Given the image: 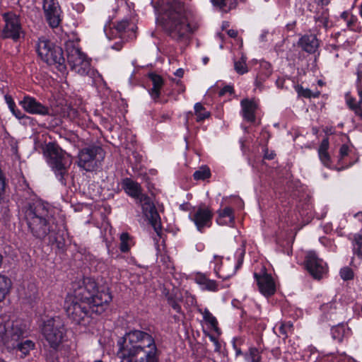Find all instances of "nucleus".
<instances>
[{
	"mask_svg": "<svg viewBox=\"0 0 362 362\" xmlns=\"http://www.w3.org/2000/svg\"><path fill=\"white\" fill-rule=\"evenodd\" d=\"M245 359L247 362H260L261 356L259 350L256 348H250L248 354L245 355Z\"/></svg>",
	"mask_w": 362,
	"mask_h": 362,
	"instance_id": "obj_33",
	"label": "nucleus"
},
{
	"mask_svg": "<svg viewBox=\"0 0 362 362\" xmlns=\"http://www.w3.org/2000/svg\"><path fill=\"white\" fill-rule=\"evenodd\" d=\"M279 335H282L284 336L285 338L287 337L286 335V329H285V327L284 325H281L279 328Z\"/></svg>",
	"mask_w": 362,
	"mask_h": 362,
	"instance_id": "obj_50",
	"label": "nucleus"
},
{
	"mask_svg": "<svg viewBox=\"0 0 362 362\" xmlns=\"http://www.w3.org/2000/svg\"><path fill=\"white\" fill-rule=\"evenodd\" d=\"M161 118H162L161 122H163V121L169 119L170 117L168 115H162Z\"/></svg>",
	"mask_w": 362,
	"mask_h": 362,
	"instance_id": "obj_60",
	"label": "nucleus"
},
{
	"mask_svg": "<svg viewBox=\"0 0 362 362\" xmlns=\"http://www.w3.org/2000/svg\"><path fill=\"white\" fill-rule=\"evenodd\" d=\"M193 177L196 180H204L209 178L211 177L210 169L206 165L202 166L194 173Z\"/></svg>",
	"mask_w": 362,
	"mask_h": 362,
	"instance_id": "obj_28",
	"label": "nucleus"
},
{
	"mask_svg": "<svg viewBox=\"0 0 362 362\" xmlns=\"http://www.w3.org/2000/svg\"><path fill=\"white\" fill-rule=\"evenodd\" d=\"M157 22L164 33L177 42L187 40L196 29L189 22L184 4L177 0L168 1L161 6Z\"/></svg>",
	"mask_w": 362,
	"mask_h": 362,
	"instance_id": "obj_2",
	"label": "nucleus"
},
{
	"mask_svg": "<svg viewBox=\"0 0 362 362\" xmlns=\"http://www.w3.org/2000/svg\"><path fill=\"white\" fill-rule=\"evenodd\" d=\"M267 34H268V31H263L260 35V40L265 41Z\"/></svg>",
	"mask_w": 362,
	"mask_h": 362,
	"instance_id": "obj_56",
	"label": "nucleus"
},
{
	"mask_svg": "<svg viewBox=\"0 0 362 362\" xmlns=\"http://www.w3.org/2000/svg\"><path fill=\"white\" fill-rule=\"evenodd\" d=\"M340 275L344 280H350L354 277V272L351 268L344 267L340 271Z\"/></svg>",
	"mask_w": 362,
	"mask_h": 362,
	"instance_id": "obj_40",
	"label": "nucleus"
},
{
	"mask_svg": "<svg viewBox=\"0 0 362 362\" xmlns=\"http://www.w3.org/2000/svg\"><path fill=\"white\" fill-rule=\"evenodd\" d=\"M148 76L153 84V88L149 90V93L151 98L154 100H156L160 97V89L164 83L163 79L160 75L156 73H149Z\"/></svg>",
	"mask_w": 362,
	"mask_h": 362,
	"instance_id": "obj_21",
	"label": "nucleus"
},
{
	"mask_svg": "<svg viewBox=\"0 0 362 362\" xmlns=\"http://www.w3.org/2000/svg\"><path fill=\"white\" fill-rule=\"evenodd\" d=\"M357 76H358V81H361V80L362 79V71H358Z\"/></svg>",
	"mask_w": 362,
	"mask_h": 362,
	"instance_id": "obj_59",
	"label": "nucleus"
},
{
	"mask_svg": "<svg viewBox=\"0 0 362 362\" xmlns=\"http://www.w3.org/2000/svg\"><path fill=\"white\" fill-rule=\"evenodd\" d=\"M297 91L299 95L303 96L307 98H317L320 95V92L317 91L315 93H313L310 89H304L302 86L297 87Z\"/></svg>",
	"mask_w": 362,
	"mask_h": 362,
	"instance_id": "obj_36",
	"label": "nucleus"
},
{
	"mask_svg": "<svg viewBox=\"0 0 362 362\" xmlns=\"http://www.w3.org/2000/svg\"><path fill=\"white\" fill-rule=\"evenodd\" d=\"M349 151V147L348 146V145L343 144L339 149V159H343L345 156H348Z\"/></svg>",
	"mask_w": 362,
	"mask_h": 362,
	"instance_id": "obj_44",
	"label": "nucleus"
},
{
	"mask_svg": "<svg viewBox=\"0 0 362 362\" xmlns=\"http://www.w3.org/2000/svg\"><path fill=\"white\" fill-rule=\"evenodd\" d=\"M27 224L36 220L52 218L49 209L40 202H28L23 208Z\"/></svg>",
	"mask_w": 362,
	"mask_h": 362,
	"instance_id": "obj_12",
	"label": "nucleus"
},
{
	"mask_svg": "<svg viewBox=\"0 0 362 362\" xmlns=\"http://www.w3.org/2000/svg\"><path fill=\"white\" fill-rule=\"evenodd\" d=\"M11 287V281L7 276L0 274V302L8 293Z\"/></svg>",
	"mask_w": 362,
	"mask_h": 362,
	"instance_id": "obj_25",
	"label": "nucleus"
},
{
	"mask_svg": "<svg viewBox=\"0 0 362 362\" xmlns=\"http://www.w3.org/2000/svg\"><path fill=\"white\" fill-rule=\"evenodd\" d=\"M5 21V26L2 30L3 38H11L16 41L23 34V29L20 22L19 16L16 14L8 12L3 15Z\"/></svg>",
	"mask_w": 362,
	"mask_h": 362,
	"instance_id": "obj_11",
	"label": "nucleus"
},
{
	"mask_svg": "<svg viewBox=\"0 0 362 362\" xmlns=\"http://www.w3.org/2000/svg\"><path fill=\"white\" fill-rule=\"evenodd\" d=\"M348 16V13L346 12H344L342 14H341V17L344 18H346Z\"/></svg>",
	"mask_w": 362,
	"mask_h": 362,
	"instance_id": "obj_62",
	"label": "nucleus"
},
{
	"mask_svg": "<svg viewBox=\"0 0 362 362\" xmlns=\"http://www.w3.org/2000/svg\"><path fill=\"white\" fill-rule=\"evenodd\" d=\"M184 74V70L182 69H178L175 72V75L181 78L183 76Z\"/></svg>",
	"mask_w": 362,
	"mask_h": 362,
	"instance_id": "obj_54",
	"label": "nucleus"
},
{
	"mask_svg": "<svg viewBox=\"0 0 362 362\" xmlns=\"http://www.w3.org/2000/svg\"><path fill=\"white\" fill-rule=\"evenodd\" d=\"M90 305L69 297L65 300L64 309L70 320L76 324H80L92 312Z\"/></svg>",
	"mask_w": 362,
	"mask_h": 362,
	"instance_id": "obj_9",
	"label": "nucleus"
},
{
	"mask_svg": "<svg viewBox=\"0 0 362 362\" xmlns=\"http://www.w3.org/2000/svg\"><path fill=\"white\" fill-rule=\"evenodd\" d=\"M254 276L261 293L264 296L268 297L272 296L275 293V284L273 278L270 274L264 273L262 275H259L255 273Z\"/></svg>",
	"mask_w": 362,
	"mask_h": 362,
	"instance_id": "obj_18",
	"label": "nucleus"
},
{
	"mask_svg": "<svg viewBox=\"0 0 362 362\" xmlns=\"http://www.w3.org/2000/svg\"><path fill=\"white\" fill-rule=\"evenodd\" d=\"M65 49L66 53V61H67L72 71L81 76L89 75L91 71L93 72L90 68V61L81 49L76 47L74 42L69 41L66 42Z\"/></svg>",
	"mask_w": 362,
	"mask_h": 362,
	"instance_id": "obj_7",
	"label": "nucleus"
},
{
	"mask_svg": "<svg viewBox=\"0 0 362 362\" xmlns=\"http://www.w3.org/2000/svg\"><path fill=\"white\" fill-rule=\"evenodd\" d=\"M329 148V140L327 138L322 139L320 146L318 149L319 152H327Z\"/></svg>",
	"mask_w": 362,
	"mask_h": 362,
	"instance_id": "obj_45",
	"label": "nucleus"
},
{
	"mask_svg": "<svg viewBox=\"0 0 362 362\" xmlns=\"http://www.w3.org/2000/svg\"><path fill=\"white\" fill-rule=\"evenodd\" d=\"M226 217L229 218L230 223H232L233 221L234 218L233 216V209L230 207H226L219 212V217L217 219L218 223L223 224L224 223L222 221V219Z\"/></svg>",
	"mask_w": 362,
	"mask_h": 362,
	"instance_id": "obj_34",
	"label": "nucleus"
},
{
	"mask_svg": "<svg viewBox=\"0 0 362 362\" xmlns=\"http://www.w3.org/2000/svg\"><path fill=\"white\" fill-rule=\"evenodd\" d=\"M39 57L49 65H57L60 71L66 69V59L61 47L46 39H40L37 45Z\"/></svg>",
	"mask_w": 362,
	"mask_h": 362,
	"instance_id": "obj_6",
	"label": "nucleus"
},
{
	"mask_svg": "<svg viewBox=\"0 0 362 362\" xmlns=\"http://www.w3.org/2000/svg\"><path fill=\"white\" fill-rule=\"evenodd\" d=\"M194 114L197 116V122H200L211 116V113L200 103L194 105Z\"/></svg>",
	"mask_w": 362,
	"mask_h": 362,
	"instance_id": "obj_27",
	"label": "nucleus"
},
{
	"mask_svg": "<svg viewBox=\"0 0 362 362\" xmlns=\"http://www.w3.org/2000/svg\"><path fill=\"white\" fill-rule=\"evenodd\" d=\"M228 35L233 38H235L238 35V31L233 29H230L228 30Z\"/></svg>",
	"mask_w": 362,
	"mask_h": 362,
	"instance_id": "obj_53",
	"label": "nucleus"
},
{
	"mask_svg": "<svg viewBox=\"0 0 362 362\" xmlns=\"http://www.w3.org/2000/svg\"><path fill=\"white\" fill-rule=\"evenodd\" d=\"M49 242L51 244H54V243H57L58 248H62L64 245V243L62 241V240H59L57 237L55 236V230L54 233L48 236Z\"/></svg>",
	"mask_w": 362,
	"mask_h": 362,
	"instance_id": "obj_41",
	"label": "nucleus"
},
{
	"mask_svg": "<svg viewBox=\"0 0 362 362\" xmlns=\"http://www.w3.org/2000/svg\"><path fill=\"white\" fill-rule=\"evenodd\" d=\"M132 238L127 233H123L120 235L119 249L122 252H127L130 250Z\"/></svg>",
	"mask_w": 362,
	"mask_h": 362,
	"instance_id": "obj_29",
	"label": "nucleus"
},
{
	"mask_svg": "<svg viewBox=\"0 0 362 362\" xmlns=\"http://www.w3.org/2000/svg\"><path fill=\"white\" fill-rule=\"evenodd\" d=\"M315 19L319 26H322L325 28L328 27V15L326 11H322V14L320 16H315Z\"/></svg>",
	"mask_w": 362,
	"mask_h": 362,
	"instance_id": "obj_37",
	"label": "nucleus"
},
{
	"mask_svg": "<svg viewBox=\"0 0 362 362\" xmlns=\"http://www.w3.org/2000/svg\"><path fill=\"white\" fill-rule=\"evenodd\" d=\"M346 103L349 108L354 111L355 114L360 118H362V107L358 105V103H355V99L351 98L348 93L346 95Z\"/></svg>",
	"mask_w": 362,
	"mask_h": 362,
	"instance_id": "obj_31",
	"label": "nucleus"
},
{
	"mask_svg": "<svg viewBox=\"0 0 362 362\" xmlns=\"http://www.w3.org/2000/svg\"><path fill=\"white\" fill-rule=\"evenodd\" d=\"M241 106L244 119L250 122H255V112L257 109V104L253 100L243 99L241 101Z\"/></svg>",
	"mask_w": 362,
	"mask_h": 362,
	"instance_id": "obj_23",
	"label": "nucleus"
},
{
	"mask_svg": "<svg viewBox=\"0 0 362 362\" xmlns=\"http://www.w3.org/2000/svg\"><path fill=\"white\" fill-rule=\"evenodd\" d=\"M213 214L209 209L199 208L194 214L192 221L194 222L197 229L202 231L204 227H210Z\"/></svg>",
	"mask_w": 362,
	"mask_h": 362,
	"instance_id": "obj_19",
	"label": "nucleus"
},
{
	"mask_svg": "<svg viewBox=\"0 0 362 362\" xmlns=\"http://www.w3.org/2000/svg\"><path fill=\"white\" fill-rule=\"evenodd\" d=\"M137 202L141 204L144 214L156 233L159 235L161 229L160 218L151 199L145 194L140 197Z\"/></svg>",
	"mask_w": 362,
	"mask_h": 362,
	"instance_id": "obj_13",
	"label": "nucleus"
},
{
	"mask_svg": "<svg viewBox=\"0 0 362 362\" xmlns=\"http://www.w3.org/2000/svg\"><path fill=\"white\" fill-rule=\"evenodd\" d=\"M226 93H233V88L231 86H224L219 92V95L223 96Z\"/></svg>",
	"mask_w": 362,
	"mask_h": 362,
	"instance_id": "obj_47",
	"label": "nucleus"
},
{
	"mask_svg": "<svg viewBox=\"0 0 362 362\" xmlns=\"http://www.w3.org/2000/svg\"><path fill=\"white\" fill-rule=\"evenodd\" d=\"M12 113L17 117L18 119L28 118V117L23 114L21 110L14 108L11 110Z\"/></svg>",
	"mask_w": 362,
	"mask_h": 362,
	"instance_id": "obj_48",
	"label": "nucleus"
},
{
	"mask_svg": "<svg viewBox=\"0 0 362 362\" xmlns=\"http://www.w3.org/2000/svg\"><path fill=\"white\" fill-rule=\"evenodd\" d=\"M196 281L198 284L201 285L203 289L216 291L218 290V285L214 280L207 279L204 275H198L196 278Z\"/></svg>",
	"mask_w": 362,
	"mask_h": 362,
	"instance_id": "obj_24",
	"label": "nucleus"
},
{
	"mask_svg": "<svg viewBox=\"0 0 362 362\" xmlns=\"http://www.w3.org/2000/svg\"><path fill=\"white\" fill-rule=\"evenodd\" d=\"M214 5L223 8L226 6V0H211Z\"/></svg>",
	"mask_w": 362,
	"mask_h": 362,
	"instance_id": "obj_49",
	"label": "nucleus"
},
{
	"mask_svg": "<svg viewBox=\"0 0 362 362\" xmlns=\"http://www.w3.org/2000/svg\"><path fill=\"white\" fill-rule=\"evenodd\" d=\"M5 100H6V103L8 104V107L11 110V111L12 110H13L14 108H16V104H15L11 96L8 95H5Z\"/></svg>",
	"mask_w": 362,
	"mask_h": 362,
	"instance_id": "obj_46",
	"label": "nucleus"
},
{
	"mask_svg": "<svg viewBox=\"0 0 362 362\" xmlns=\"http://www.w3.org/2000/svg\"><path fill=\"white\" fill-rule=\"evenodd\" d=\"M242 264V260H240L238 261V263L235 266V268L233 269V270L232 271V272L230 274H228L226 276H225L224 278H226V277H228L233 274H234L235 273V272L237 271V269L240 267V266Z\"/></svg>",
	"mask_w": 362,
	"mask_h": 362,
	"instance_id": "obj_52",
	"label": "nucleus"
},
{
	"mask_svg": "<svg viewBox=\"0 0 362 362\" xmlns=\"http://www.w3.org/2000/svg\"><path fill=\"white\" fill-rule=\"evenodd\" d=\"M122 44L121 43H116L112 46V49H116L117 51L120 50L122 49Z\"/></svg>",
	"mask_w": 362,
	"mask_h": 362,
	"instance_id": "obj_57",
	"label": "nucleus"
},
{
	"mask_svg": "<svg viewBox=\"0 0 362 362\" xmlns=\"http://www.w3.org/2000/svg\"><path fill=\"white\" fill-rule=\"evenodd\" d=\"M122 185L125 192L129 196L135 198L136 202L140 199V197L144 195L141 193V187L139 183L129 178L124 179L123 180Z\"/></svg>",
	"mask_w": 362,
	"mask_h": 362,
	"instance_id": "obj_22",
	"label": "nucleus"
},
{
	"mask_svg": "<svg viewBox=\"0 0 362 362\" xmlns=\"http://www.w3.org/2000/svg\"><path fill=\"white\" fill-rule=\"evenodd\" d=\"M43 10L46 19L52 28H57L61 22V9L55 0H43Z\"/></svg>",
	"mask_w": 362,
	"mask_h": 362,
	"instance_id": "obj_16",
	"label": "nucleus"
},
{
	"mask_svg": "<svg viewBox=\"0 0 362 362\" xmlns=\"http://www.w3.org/2000/svg\"><path fill=\"white\" fill-rule=\"evenodd\" d=\"M214 344V351L216 352H220L221 351V344L218 342V341H216Z\"/></svg>",
	"mask_w": 362,
	"mask_h": 362,
	"instance_id": "obj_55",
	"label": "nucleus"
},
{
	"mask_svg": "<svg viewBox=\"0 0 362 362\" xmlns=\"http://www.w3.org/2000/svg\"><path fill=\"white\" fill-rule=\"evenodd\" d=\"M305 264L308 272L316 279H320L327 272L326 264L313 252L308 253Z\"/></svg>",
	"mask_w": 362,
	"mask_h": 362,
	"instance_id": "obj_15",
	"label": "nucleus"
},
{
	"mask_svg": "<svg viewBox=\"0 0 362 362\" xmlns=\"http://www.w3.org/2000/svg\"><path fill=\"white\" fill-rule=\"evenodd\" d=\"M214 270L216 272V273L218 274V272H220V268L219 267H217L216 266L214 268Z\"/></svg>",
	"mask_w": 362,
	"mask_h": 362,
	"instance_id": "obj_63",
	"label": "nucleus"
},
{
	"mask_svg": "<svg viewBox=\"0 0 362 362\" xmlns=\"http://www.w3.org/2000/svg\"><path fill=\"white\" fill-rule=\"evenodd\" d=\"M235 70L240 74H244L248 71L246 63L245 61L235 62Z\"/></svg>",
	"mask_w": 362,
	"mask_h": 362,
	"instance_id": "obj_39",
	"label": "nucleus"
},
{
	"mask_svg": "<svg viewBox=\"0 0 362 362\" xmlns=\"http://www.w3.org/2000/svg\"><path fill=\"white\" fill-rule=\"evenodd\" d=\"M118 356L121 362H156L159 351L149 333L134 329L117 341Z\"/></svg>",
	"mask_w": 362,
	"mask_h": 362,
	"instance_id": "obj_1",
	"label": "nucleus"
},
{
	"mask_svg": "<svg viewBox=\"0 0 362 362\" xmlns=\"http://www.w3.org/2000/svg\"><path fill=\"white\" fill-rule=\"evenodd\" d=\"M44 153L56 177L61 184L65 186L66 185V177L68 176V169L71 164L69 155L54 142L46 144Z\"/></svg>",
	"mask_w": 362,
	"mask_h": 362,
	"instance_id": "obj_4",
	"label": "nucleus"
},
{
	"mask_svg": "<svg viewBox=\"0 0 362 362\" xmlns=\"http://www.w3.org/2000/svg\"><path fill=\"white\" fill-rule=\"evenodd\" d=\"M19 103L24 110L30 114L40 115L43 116L50 115L49 108L38 102L33 97L25 95Z\"/></svg>",
	"mask_w": 362,
	"mask_h": 362,
	"instance_id": "obj_17",
	"label": "nucleus"
},
{
	"mask_svg": "<svg viewBox=\"0 0 362 362\" xmlns=\"http://www.w3.org/2000/svg\"><path fill=\"white\" fill-rule=\"evenodd\" d=\"M103 148L98 146H90L82 148L78 155V165L86 171H91L96 167L97 156L103 157Z\"/></svg>",
	"mask_w": 362,
	"mask_h": 362,
	"instance_id": "obj_10",
	"label": "nucleus"
},
{
	"mask_svg": "<svg viewBox=\"0 0 362 362\" xmlns=\"http://www.w3.org/2000/svg\"><path fill=\"white\" fill-rule=\"evenodd\" d=\"M42 334L49 346L57 349L62 342L65 334V328L60 318H51L44 322Z\"/></svg>",
	"mask_w": 362,
	"mask_h": 362,
	"instance_id": "obj_8",
	"label": "nucleus"
},
{
	"mask_svg": "<svg viewBox=\"0 0 362 362\" xmlns=\"http://www.w3.org/2000/svg\"><path fill=\"white\" fill-rule=\"evenodd\" d=\"M298 45L303 51L313 54L319 47V40L315 35H305L299 39Z\"/></svg>",
	"mask_w": 362,
	"mask_h": 362,
	"instance_id": "obj_20",
	"label": "nucleus"
},
{
	"mask_svg": "<svg viewBox=\"0 0 362 362\" xmlns=\"http://www.w3.org/2000/svg\"><path fill=\"white\" fill-rule=\"evenodd\" d=\"M265 157L268 159H273V158H274L272 155H269V156L266 155Z\"/></svg>",
	"mask_w": 362,
	"mask_h": 362,
	"instance_id": "obj_64",
	"label": "nucleus"
},
{
	"mask_svg": "<svg viewBox=\"0 0 362 362\" xmlns=\"http://www.w3.org/2000/svg\"><path fill=\"white\" fill-rule=\"evenodd\" d=\"M129 25L130 22L127 19H124L121 21L117 22L114 27L119 33H125L127 30H131L132 32H134V28H129Z\"/></svg>",
	"mask_w": 362,
	"mask_h": 362,
	"instance_id": "obj_35",
	"label": "nucleus"
},
{
	"mask_svg": "<svg viewBox=\"0 0 362 362\" xmlns=\"http://www.w3.org/2000/svg\"><path fill=\"white\" fill-rule=\"evenodd\" d=\"M33 237L40 240L52 235L54 231L53 218H45L27 224Z\"/></svg>",
	"mask_w": 362,
	"mask_h": 362,
	"instance_id": "obj_14",
	"label": "nucleus"
},
{
	"mask_svg": "<svg viewBox=\"0 0 362 362\" xmlns=\"http://www.w3.org/2000/svg\"><path fill=\"white\" fill-rule=\"evenodd\" d=\"M204 320L211 325V327L215 332H218L219 328L218 327V322L216 318L209 312V310L205 309L202 313Z\"/></svg>",
	"mask_w": 362,
	"mask_h": 362,
	"instance_id": "obj_30",
	"label": "nucleus"
},
{
	"mask_svg": "<svg viewBox=\"0 0 362 362\" xmlns=\"http://www.w3.org/2000/svg\"><path fill=\"white\" fill-rule=\"evenodd\" d=\"M24 333L19 322L11 320L7 315L0 316V343L8 350L16 349L18 340L23 337Z\"/></svg>",
	"mask_w": 362,
	"mask_h": 362,
	"instance_id": "obj_5",
	"label": "nucleus"
},
{
	"mask_svg": "<svg viewBox=\"0 0 362 362\" xmlns=\"http://www.w3.org/2000/svg\"><path fill=\"white\" fill-rule=\"evenodd\" d=\"M35 346V343L29 339H26L23 341L22 338L20 340H18V345H16V349L20 351L22 353V356H27L30 351L33 349Z\"/></svg>",
	"mask_w": 362,
	"mask_h": 362,
	"instance_id": "obj_26",
	"label": "nucleus"
},
{
	"mask_svg": "<svg viewBox=\"0 0 362 362\" xmlns=\"http://www.w3.org/2000/svg\"><path fill=\"white\" fill-rule=\"evenodd\" d=\"M73 296L75 300L90 305L92 313H103L112 297L107 288L98 290L95 281L90 277L76 279L71 284Z\"/></svg>",
	"mask_w": 362,
	"mask_h": 362,
	"instance_id": "obj_3",
	"label": "nucleus"
},
{
	"mask_svg": "<svg viewBox=\"0 0 362 362\" xmlns=\"http://www.w3.org/2000/svg\"><path fill=\"white\" fill-rule=\"evenodd\" d=\"M344 332V327L342 325L334 326L331 329L332 338L339 341H341L342 340Z\"/></svg>",
	"mask_w": 362,
	"mask_h": 362,
	"instance_id": "obj_32",
	"label": "nucleus"
},
{
	"mask_svg": "<svg viewBox=\"0 0 362 362\" xmlns=\"http://www.w3.org/2000/svg\"><path fill=\"white\" fill-rule=\"evenodd\" d=\"M168 304L177 313L181 310V307L178 303H177L173 298L170 297L168 298Z\"/></svg>",
	"mask_w": 362,
	"mask_h": 362,
	"instance_id": "obj_43",
	"label": "nucleus"
},
{
	"mask_svg": "<svg viewBox=\"0 0 362 362\" xmlns=\"http://www.w3.org/2000/svg\"><path fill=\"white\" fill-rule=\"evenodd\" d=\"M319 157L322 162V163L327 166L329 167L330 165V156L328 152H319Z\"/></svg>",
	"mask_w": 362,
	"mask_h": 362,
	"instance_id": "obj_42",
	"label": "nucleus"
},
{
	"mask_svg": "<svg viewBox=\"0 0 362 362\" xmlns=\"http://www.w3.org/2000/svg\"><path fill=\"white\" fill-rule=\"evenodd\" d=\"M355 246L354 247V253L358 256L362 257V236L356 235L354 236Z\"/></svg>",
	"mask_w": 362,
	"mask_h": 362,
	"instance_id": "obj_38",
	"label": "nucleus"
},
{
	"mask_svg": "<svg viewBox=\"0 0 362 362\" xmlns=\"http://www.w3.org/2000/svg\"><path fill=\"white\" fill-rule=\"evenodd\" d=\"M203 62H204V64H206L208 63V62H209V58L208 57H204L203 59Z\"/></svg>",
	"mask_w": 362,
	"mask_h": 362,
	"instance_id": "obj_61",
	"label": "nucleus"
},
{
	"mask_svg": "<svg viewBox=\"0 0 362 362\" xmlns=\"http://www.w3.org/2000/svg\"><path fill=\"white\" fill-rule=\"evenodd\" d=\"M317 5L327 6L329 4L330 0H315Z\"/></svg>",
	"mask_w": 362,
	"mask_h": 362,
	"instance_id": "obj_51",
	"label": "nucleus"
},
{
	"mask_svg": "<svg viewBox=\"0 0 362 362\" xmlns=\"http://www.w3.org/2000/svg\"><path fill=\"white\" fill-rule=\"evenodd\" d=\"M206 335L209 337L210 340L215 343L216 341H218V339L212 334L207 333Z\"/></svg>",
	"mask_w": 362,
	"mask_h": 362,
	"instance_id": "obj_58",
	"label": "nucleus"
}]
</instances>
